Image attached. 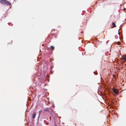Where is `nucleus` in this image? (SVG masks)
I'll return each mask as SVG.
<instances>
[{"instance_id": "9d476101", "label": "nucleus", "mask_w": 126, "mask_h": 126, "mask_svg": "<svg viewBox=\"0 0 126 126\" xmlns=\"http://www.w3.org/2000/svg\"><path fill=\"white\" fill-rule=\"evenodd\" d=\"M42 45L43 46H44V44H43Z\"/></svg>"}, {"instance_id": "20e7f679", "label": "nucleus", "mask_w": 126, "mask_h": 126, "mask_svg": "<svg viewBox=\"0 0 126 126\" xmlns=\"http://www.w3.org/2000/svg\"><path fill=\"white\" fill-rule=\"evenodd\" d=\"M36 116V112H34L32 114V117L33 119H34Z\"/></svg>"}, {"instance_id": "f03ea898", "label": "nucleus", "mask_w": 126, "mask_h": 126, "mask_svg": "<svg viewBox=\"0 0 126 126\" xmlns=\"http://www.w3.org/2000/svg\"><path fill=\"white\" fill-rule=\"evenodd\" d=\"M112 90L116 94H118V91L117 90L115 89L114 88V89H113Z\"/></svg>"}, {"instance_id": "39448f33", "label": "nucleus", "mask_w": 126, "mask_h": 126, "mask_svg": "<svg viewBox=\"0 0 126 126\" xmlns=\"http://www.w3.org/2000/svg\"><path fill=\"white\" fill-rule=\"evenodd\" d=\"M112 28H115L116 27L115 24V23H112Z\"/></svg>"}, {"instance_id": "0eeeda50", "label": "nucleus", "mask_w": 126, "mask_h": 126, "mask_svg": "<svg viewBox=\"0 0 126 126\" xmlns=\"http://www.w3.org/2000/svg\"><path fill=\"white\" fill-rule=\"evenodd\" d=\"M44 110V111H47V112H49V110H48V109H45Z\"/></svg>"}, {"instance_id": "1a4fd4ad", "label": "nucleus", "mask_w": 126, "mask_h": 126, "mask_svg": "<svg viewBox=\"0 0 126 126\" xmlns=\"http://www.w3.org/2000/svg\"><path fill=\"white\" fill-rule=\"evenodd\" d=\"M118 45H120V42H118Z\"/></svg>"}, {"instance_id": "9b49d317", "label": "nucleus", "mask_w": 126, "mask_h": 126, "mask_svg": "<svg viewBox=\"0 0 126 126\" xmlns=\"http://www.w3.org/2000/svg\"><path fill=\"white\" fill-rule=\"evenodd\" d=\"M46 124L47 125L48 124H47V123H46Z\"/></svg>"}, {"instance_id": "6e6552de", "label": "nucleus", "mask_w": 126, "mask_h": 126, "mask_svg": "<svg viewBox=\"0 0 126 126\" xmlns=\"http://www.w3.org/2000/svg\"><path fill=\"white\" fill-rule=\"evenodd\" d=\"M41 112V111H39V115H40V113Z\"/></svg>"}, {"instance_id": "f8f14e48", "label": "nucleus", "mask_w": 126, "mask_h": 126, "mask_svg": "<svg viewBox=\"0 0 126 126\" xmlns=\"http://www.w3.org/2000/svg\"><path fill=\"white\" fill-rule=\"evenodd\" d=\"M55 126H57L56 125H55Z\"/></svg>"}, {"instance_id": "423d86ee", "label": "nucleus", "mask_w": 126, "mask_h": 126, "mask_svg": "<svg viewBox=\"0 0 126 126\" xmlns=\"http://www.w3.org/2000/svg\"><path fill=\"white\" fill-rule=\"evenodd\" d=\"M50 47H51V48L52 49V50H53L54 49V46H51Z\"/></svg>"}, {"instance_id": "f257e3e1", "label": "nucleus", "mask_w": 126, "mask_h": 126, "mask_svg": "<svg viewBox=\"0 0 126 126\" xmlns=\"http://www.w3.org/2000/svg\"><path fill=\"white\" fill-rule=\"evenodd\" d=\"M0 2L2 4L5 5L9 6L11 4V3L9 1L6 0H1L0 1Z\"/></svg>"}, {"instance_id": "7ed1b4c3", "label": "nucleus", "mask_w": 126, "mask_h": 126, "mask_svg": "<svg viewBox=\"0 0 126 126\" xmlns=\"http://www.w3.org/2000/svg\"><path fill=\"white\" fill-rule=\"evenodd\" d=\"M122 59L125 61L126 62V55H124L122 56Z\"/></svg>"}]
</instances>
